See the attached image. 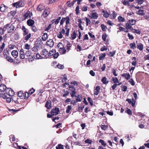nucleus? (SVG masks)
Segmentation results:
<instances>
[{
  "label": "nucleus",
  "mask_w": 149,
  "mask_h": 149,
  "mask_svg": "<svg viewBox=\"0 0 149 149\" xmlns=\"http://www.w3.org/2000/svg\"><path fill=\"white\" fill-rule=\"evenodd\" d=\"M53 55L54 59L56 58V50L55 49H52L48 52V56H51Z\"/></svg>",
  "instance_id": "11"
},
{
  "label": "nucleus",
  "mask_w": 149,
  "mask_h": 149,
  "mask_svg": "<svg viewBox=\"0 0 149 149\" xmlns=\"http://www.w3.org/2000/svg\"><path fill=\"white\" fill-rule=\"evenodd\" d=\"M89 17L91 19H96L98 17V15L97 13H91V16H89Z\"/></svg>",
  "instance_id": "13"
},
{
  "label": "nucleus",
  "mask_w": 149,
  "mask_h": 149,
  "mask_svg": "<svg viewBox=\"0 0 149 149\" xmlns=\"http://www.w3.org/2000/svg\"><path fill=\"white\" fill-rule=\"evenodd\" d=\"M130 46L131 49H134L136 48V44L134 42L131 43L130 44Z\"/></svg>",
  "instance_id": "36"
},
{
  "label": "nucleus",
  "mask_w": 149,
  "mask_h": 149,
  "mask_svg": "<svg viewBox=\"0 0 149 149\" xmlns=\"http://www.w3.org/2000/svg\"><path fill=\"white\" fill-rule=\"evenodd\" d=\"M117 15V14L115 12L113 11V13L111 14L110 16L111 17H112V18L113 19L115 18L116 17Z\"/></svg>",
  "instance_id": "55"
},
{
  "label": "nucleus",
  "mask_w": 149,
  "mask_h": 149,
  "mask_svg": "<svg viewBox=\"0 0 149 149\" xmlns=\"http://www.w3.org/2000/svg\"><path fill=\"white\" fill-rule=\"evenodd\" d=\"M57 47L58 48V51L61 54H65L66 52V50L64 47L63 45L61 42H59Z\"/></svg>",
  "instance_id": "5"
},
{
  "label": "nucleus",
  "mask_w": 149,
  "mask_h": 149,
  "mask_svg": "<svg viewBox=\"0 0 149 149\" xmlns=\"http://www.w3.org/2000/svg\"><path fill=\"white\" fill-rule=\"evenodd\" d=\"M100 127L102 130H105L108 128V125H101Z\"/></svg>",
  "instance_id": "43"
},
{
  "label": "nucleus",
  "mask_w": 149,
  "mask_h": 149,
  "mask_svg": "<svg viewBox=\"0 0 149 149\" xmlns=\"http://www.w3.org/2000/svg\"><path fill=\"white\" fill-rule=\"evenodd\" d=\"M136 47L140 51H142L143 49V45L141 43H137V41H136Z\"/></svg>",
  "instance_id": "14"
},
{
  "label": "nucleus",
  "mask_w": 149,
  "mask_h": 149,
  "mask_svg": "<svg viewBox=\"0 0 149 149\" xmlns=\"http://www.w3.org/2000/svg\"><path fill=\"white\" fill-rule=\"evenodd\" d=\"M100 26L102 30L103 31H106V29H107V27L104 24H101Z\"/></svg>",
  "instance_id": "41"
},
{
  "label": "nucleus",
  "mask_w": 149,
  "mask_h": 149,
  "mask_svg": "<svg viewBox=\"0 0 149 149\" xmlns=\"http://www.w3.org/2000/svg\"><path fill=\"white\" fill-rule=\"evenodd\" d=\"M34 21L33 20L29 19L27 21V25L29 26H32L34 24Z\"/></svg>",
  "instance_id": "21"
},
{
  "label": "nucleus",
  "mask_w": 149,
  "mask_h": 149,
  "mask_svg": "<svg viewBox=\"0 0 149 149\" xmlns=\"http://www.w3.org/2000/svg\"><path fill=\"white\" fill-rule=\"evenodd\" d=\"M100 87L99 86H97L94 90V95H97L99 93L100 90Z\"/></svg>",
  "instance_id": "17"
},
{
  "label": "nucleus",
  "mask_w": 149,
  "mask_h": 149,
  "mask_svg": "<svg viewBox=\"0 0 149 149\" xmlns=\"http://www.w3.org/2000/svg\"><path fill=\"white\" fill-rule=\"evenodd\" d=\"M102 13H104L103 16L105 18H108L109 16V13L107 11L103 10Z\"/></svg>",
  "instance_id": "29"
},
{
  "label": "nucleus",
  "mask_w": 149,
  "mask_h": 149,
  "mask_svg": "<svg viewBox=\"0 0 149 149\" xmlns=\"http://www.w3.org/2000/svg\"><path fill=\"white\" fill-rule=\"evenodd\" d=\"M9 96L8 97L7 96L6 98V102L8 103H10L12 101V99H13L12 98L10 97V96Z\"/></svg>",
  "instance_id": "54"
},
{
  "label": "nucleus",
  "mask_w": 149,
  "mask_h": 149,
  "mask_svg": "<svg viewBox=\"0 0 149 149\" xmlns=\"http://www.w3.org/2000/svg\"><path fill=\"white\" fill-rule=\"evenodd\" d=\"M84 142L86 143L91 144L92 143V141L89 139H87Z\"/></svg>",
  "instance_id": "58"
},
{
  "label": "nucleus",
  "mask_w": 149,
  "mask_h": 149,
  "mask_svg": "<svg viewBox=\"0 0 149 149\" xmlns=\"http://www.w3.org/2000/svg\"><path fill=\"white\" fill-rule=\"evenodd\" d=\"M25 53L23 49H21L19 52V56L21 59H24L25 58Z\"/></svg>",
  "instance_id": "19"
},
{
  "label": "nucleus",
  "mask_w": 149,
  "mask_h": 149,
  "mask_svg": "<svg viewBox=\"0 0 149 149\" xmlns=\"http://www.w3.org/2000/svg\"><path fill=\"white\" fill-rule=\"evenodd\" d=\"M121 88H122V91H126L127 89V87L125 86V85H123L121 86Z\"/></svg>",
  "instance_id": "51"
},
{
  "label": "nucleus",
  "mask_w": 149,
  "mask_h": 149,
  "mask_svg": "<svg viewBox=\"0 0 149 149\" xmlns=\"http://www.w3.org/2000/svg\"><path fill=\"white\" fill-rule=\"evenodd\" d=\"M75 97H77L76 100L77 102H81L82 100V97L79 95L78 96L76 95L75 96Z\"/></svg>",
  "instance_id": "44"
},
{
  "label": "nucleus",
  "mask_w": 149,
  "mask_h": 149,
  "mask_svg": "<svg viewBox=\"0 0 149 149\" xmlns=\"http://www.w3.org/2000/svg\"><path fill=\"white\" fill-rule=\"evenodd\" d=\"M36 57L38 59H41L42 58H43V56H41L38 53L36 54Z\"/></svg>",
  "instance_id": "63"
},
{
  "label": "nucleus",
  "mask_w": 149,
  "mask_h": 149,
  "mask_svg": "<svg viewBox=\"0 0 149 149\" xmlns=\"http://www.w3.org/2000/svg\"><path fill=\"white\" fill-rule=\"evenodd\" d=\"M8 8V7L5 6L4 4H2L1 5L0 7V11L2 12H4Z\"/></svg>",
  "instance_id": "24"
},
{
  "label": "nucleus",
  "mask_w": 149,
  "mask_h": 149,
  "mask_svg": "<svg viewBox=\"0 0 149 149\" xmlns=\"http://www.w3.org/2000/svg\"><path fill=\"white\" fill-rule=\"evenodd\" d=\"M80 7L82 11H86L87 10L88 6L84 5L83 4H81L80 5Z\"/></svg>",
  "instance_id": "20"
},
{
  "label": "nucleus",
  "mask_w": 149,
  "mask_h": 149,
  "mask_svg": "<svg viewBox=\"0 0 149 149\" xmlns=\"http://www.w3.org/2000/svg\"><path fill=\"white\" fill-rule=\"evenodd\" d=\"M56 67L60 69H63L64 68V66L63 65L58 64L56 65Z\"/></svg>",
  "instance_id": "46"
},
{
  "label": "nucleus",
  "mask_w": 149,
  "mask_h": 149,
  "mask_svg": "<svg viewBox=\"0 0 149 149\" xmlns=\"http://www.w3.org/2000/svg\"><path fill=\"white\" fill-rule=\"evenodd\" d=\"M50 9L49 8H46L44 10L42 14L43 16L45 17H47L50 13Z\"/></svg>",
  "instance_id": "10"
},
{
  "label": "nucleus",
  "mask_w": 149,
  "mask_h": 149,
  "mask_svg": "<svg viewBox=\"0 0 149 149\" xmlns=\"http://www.w3.org/2000/svg\"><path fill=\"white\" fill-rule=\"evenodd\" d=\"M128 22L130 25H133L135 24L136 21L134 19H131L129 20Z\"/></svg>",
  "instance_id": "33"
},
{
  "label": "nucleus",
  "mask_w": 149,
  "mask_h": 149,
  "mask_svg": "<svg viewBox=\"0 0 149 149\" xmlns=\"http://www.w3.org/2000/svg\"><path fill=\"white\" fill-rule=\"evenodd\" d=\"M70 93V92L68 91H65L64 90V94H63V96L64 97H65L67 95H68Z\"/></svg>",
  "instance_id": "49"
},
{
  "label": "nucleus",
  "mask_w": 149,
  "mask_h": 149,
  "mask_svg": "<svg viewBox=\"0 0 149 149\" xmlns=\"http://www.w3.org/2000/svg\"><path fill=\"white\" fill-rule=\"evenodd\" d=\"M8 95H8L7 94H6V93H0V97H2L4 99H6Z\"/></svg>",
  "instance_id": "37"
},
{
  "label": "nucleus",
  "mask_w": 149,
  "mask_h": 149,
  "mask_svg": "<svg viewBox=\"0 0 149 149\" xmlns=\"http://www.w3.org/2000/svg\"><path fill=\"white\" fill-rule=\"evenodd\" d=\"M137 13L139 15H144L145 13H144V10H139L137 11Z\"/></svg>",
  "instance_id": "40"
},
{
  "label": "nucleus",
  "mask_w": 149,
  "mask_h": 149,
  "mask_svg": "<svg viewBox=\"0 0 149 149\" xmlns=\"http://www.w3.org/2000/svg\"><path fill=\"white\" fill-rule=\"evenodd\" d=\"M4 28L7 29L8 33H11L14 31L15 27L14 24H9L5 25Z\"/></svg>",
  "instance_id": "3"
},
{
  "label": "nucleus",
  "mask_w": 149,
  "mask_h": 149,
  "mask_svg": "<svg viewBox=\"0 0 149 149\" xmlns=\"http://www.w3.org/2000/svg\"><path fill=\"white\" fill-rule=\"evenodd\" d=\"M42 55L43 56V58L47 57L48 56V52L46 49H44L42 50Z\"/></svg>",
  "instance_id": "16"
},
{
  "label": "nucleus",
  "mask_w": 149,
  "mask_h": 149,
  "mask_svg": "<svg viewBox=\"0 0 149 149\" xmlns=\"http://www.w3.org/2000/svg\"><path fill=\"white\" fill-rule=\"evenodd\" d=\"M14 38L15 40H18L19 38V33H16L15 34Z\"/></svg>",
  "instance_id": "56"
},
{
  "label": "nucleus",
  "mask_w": 149,
  "mask_h": 149,
  "mask_svg": "<svg viewBox=\"0 0 149 149\" xmlns=\"http://www.w3.org/2000/svg\"><path fill=\"white\" fill-rule=\"evenodd\" d=\"M112 79L113 82L115 83H117L118 82V80L116 77L112 78Z\"/></svg>",
  "instance_id": "60"
},
{
  "label": "nucleus",
  "mask_w": 149,
  "mask_h": 149,
  "mask_svg": "<svg viewBox=\"0 0 149 149\" xmlns=\"http://www.w3.org/2000/svg\"><path fill=\"white\" fill-rule=\"evenodd\" d=\"M123 4L124 5H129L130 4L128 1L124 0L122 2Z\"/></svg>",
  "instance_id": "59"
},
{
  "label": "nucleus",
  "mask_w": 149,
  "mask_h": 149,
  "mask_svg": "<svg viewBox=\"0 0 149 149\" xmlns=\"http://www.w3.org/2000/svg\"><path fill=\"white\" fill-rule=\"evenodd\" d=\"M22 29L23 31V38L25 40L28 41L31 36V34L29 33L27 29L24 26H22Z\"/></svg>",
  "instance_id": "2"
},
{
  "label": "nucleus",
  "mask_w": 149,
  "mask_h": 149,
  "mask_svg": "<svg viewBox=\"0 0 149 149\" xmlns=\"http://www.w3.org/2000/svg\"><path fill=\"white\" fill-rule=\"evenodd\" d=\"M118 19L119 21L120 22H123L125 21V19L121 16H118Z\"/></svg>",
  "instance_id": "42"
},
{
  "label": "nucleus",
  "mask_w": 149,
  "mask_h": 149,
  "mask_svg": "<svg viewBox=\"0 0 149 149\" xmlns=\"http://www.w3.org/2000/svg\"><path fill=\"white\" fill-rule=\"evenodd\" d=\"M6 60L9 62L10 63H12L13 62V59L11 58L9 56L7 55L6 57Z\"/></svg>",
  "instance_id": "39"
},
{
  "label": "nucleus",
  "mask_w": 149,
  "mask_h": 149,
  "mask_svg": "<svg viewBox=\"0 0 149 149\" xmlns=\"http://www.w3.org/2000/svg\"><path fill=\"white\" fill-rule=\"evenodd\" d=\"M125 112L130 115H132V111L129 109L127 108V109L125 111Z\"/></svg>",
  "instance_id": "50"
},
{
  "label": "nucleus",
  "mask_w": 149,
  "mask_h": 149,
  "mask_svg": "<svg viewBox=\"0 0 149 149\" xmlns=\"http://www.w3.org/2000/svg\"><path fill=\"white\" fill-rule=\"evenodd\" d=\"M132 100L131 99L128 98L126 100V101H127L129 104H131L132 106L133 107L135 106L136 101L133 98Z\"/></svg>",
  "instance_id": "12"
},
{
  "label": "nucleus",
  "mask_w": 149,
  "mask_h": 149,
  "mask_svg": "<svg viewBox=\"0 0 149 149\" xmlns=\"http://www.w3.org/2000/svg\"><path fill=\"white\" fill-rule=\"evenodd\" d=\"M126 26V28L127 30L130 29V30H133V29L132 27L128 23H126L125 24Z\"/></svg>",
  "instance_id": "34"
},
{
  "label": "nucleus",
  "mask_w": 149,
  "mask_h": 149,
  "mask_svg": "<svg viewBox=\"0 0 149 149\" xmlns=\"http://www.w3.org/2000/svg\"><path fill=\"white\" fill-rule=\"evenodd\" d=\"M32 15V13L30 11L28 10L24 14L23 16V17L24 19H26L29 18L31 17Z\"/></svg>",
  "instance_id": "9"
},
{
  "label": "nucleus",
  "mask_w": 149,
  "mask_h": 149,
  "mask_svg": "<svg viewBox=\"0 0 149 149\" xmlns=\"http://www.w3.org/2000/svg\"><path fill=\"white\" fill-rule=\"evenodd\" d=\"M105 53L101 54L99 55V59L100 60L104 59L106 56Z\"/></svg>",
  "instance_id": "30"
},
{
  "label": "nucleus",
  "mask_w": 149,
  "mask_h": 149,
  "mask_svg": "<svg viewBox=\"0 0 149 149\" xmlns=\"http://www.w3.org/2000/svg\"><path fill=\"white\" fill-rule=\"evenodd\" d=\"M47 33H44L42 38V40L43 41H45L47 38Z\"/></svg>",
  "instance_id": "35"
},
{
  "label": "nucleus",
  "mask_w": 149,
  "mask_h": 149,
  "mask_svg": "<svg viewBox=\"0 0 149 149\" xmlns=\"http://www.w3.org/2000/svg\"><path fill=\"white\" fill-rule=\"evenodd\" d=\"M101 81L104 84H107L109 82V81L107 80V78L106 77H104L102 78Z\"/></svg>",
  "instance_id": "31"
},
{
  "label": "nucleus",
  "mask_w": 149,
  "mask_h": 149,
  "mask_svg": "<svg viewBox=\"0 0 149 149\" xmlns=\"http://www.w3.org/2000/svg\"><path fill=\"white\" fill-rule=\"evenodd\" d=\"M35 90L33 88H32L29 91L28 93L30 94H32L35 92Z\"/></svg>",
  "instance_id": "64"
},
{
  "label": "nucleus",
  "mask_w": 149,
  "mask_h": 149,
  "mask_svg": "<svg viewBox=\"0 0 149 149\" xmlns=\"http://www.w3.org/2000/svg\"><path fill=\"white\" fill-rule=\"evenodd\" d=\"M99 142L101 143L104 146H105L106 145V143H105L104 140L102 139H100L99 141Z\"/></svg>",
  "instance_id": "57"
},
{
  "label": "nucleus",
  "mask_w": 149,
  "mask_h": 149,
  "mask_svg": "<svg viewBox=\"0 0 149 149\" xmlns=\"http://www.w3.org/2000/svg\"><path fill=\"white\" fill-rule=\"evenodd\" d=\"M11 54L14 57L16 58L18 56V52L17 51L13 50L11 52Z\"/></svg>",
  "instance_id": "26"
},
{
  "label": "nucleus",
  "mask_w": 149,
  "mask_h": 149,
  "mask_svg": "<svg viewBox=\"0 0 149 149\" xmlns=\"http://www.w3.org/2000/svg\"><path fill=\"white\" fill-rule=\"evenodd\" d=\"M107 37V35L105 33H104L102 36V38L104 41H106V38Z\"/></svg>",
  "instance_id": "48"
},
{
  "label": "nucleus",
  "mask_w": 149,
  "mask_h": 149,
  "mask_svg": "<svg viewBox=\"0 0 149 149\" xmlns=\"http://www.w3.org/2000/svg\"><path fill=\"white\" fill-rule=\"evenodd\" d=\"M69 19V22L70 21L68 16H67L66 17H63L62 19L61 20L60 24L61 25H62L63 24L64 22L65 21V22L67 21V19Z\"/></svg>",
  "instance_id": "23"
},
{
  "label": "nucleus",
  "mask_w": 149,
  "mask_h": 149,
  "mask_svg": "<svg viewBox=\"0 0 149 149\" xmlns=\"http://www.w3.org/2000/svg\"><path fill=\"white\" fill-rule=\"evenodd\" d=\"M72 109L71 106L70 105L68 106L66 108V113H69Z\"/></svg>",
  "instance_id": "47"
},
{
  "label": "nucleus",
  "mask_w": 149,
  "mask_h": 149,
  "mask_svg": "<svg viewBox=\"0 0 149 149\" xmlns=\"http://www.w3.org/2000/svg\"><path fill=\"white\" fill-rule=\"evenodd\" d=\"M116 51H114L112 52H110L108 54V55L110 57H113L115 54Z\"/></svg>",
  "instance_id": "52"
},
{
  "label": "nucleus",
  "mask_w": 149,
  "mask_h": 149,
  "mask_svg": "<svg viewBox=\"0 0 149 149\" xmlns=\"http://www.w3.org/2000/svg\"><path fill=\"white\" fill-rule=\"evenodd\" d=\"M71 85H74L77 86H78V83L77 81H72V82L70 83Z\"/></svg>",
  "instance_id": "61"
},
{
  "label": "nucleus",
  "mask_w": 149,
  "mask_h": 149,
  "mask_svg": "<svg viewBox=\"0 0 149 149\" xmlns=\"http://www.w3.org/2000/svg\"><path fill=\"white\" fill-rule=\"evenodd\" d=\"M121 76L124 77L127 80H129L131 77L130 74L128 72L123 73L121 75Z\"/></svg>",
  "instance_id": "15"
},
{
  "label": "nucleus",
  "mask_w": 149,
  "mask_h": 149,
  "mask_svg": "<svg viewBox=\"0 0 149 149\" xmlns=\"http://www.w3.org/2000/svg\"><path fill=\"white\" fill-rule=\"evenodd\" d=\"M87 100L90 103V104L91 106H92L93 105V100L91 99V98L90 97H88L87 98Z\"/></svg>",
  "instance_id": "53"
},
{
  "label": "nucleus",
  "mask_w": 149,
  "mask_h": 149,
  "mask_svg": "<svg viewBox=\"0 0 149 149\" xmlns=\"http://www.w3.org/2000/svg\"><path fill=\"white\" fill-rule=\"evenodd\" d=\"M17 95L21 99H22L23 98L24 94L23 91H20L17 93Z\"/></svg>",
  "instance_id": "32"
},
{
  "label": "nucleus",
  "mask_w": 149,
  "mask_h": 149,
  "mask_svg": "<svg viewBox=\"0 0 149 149\" xmlns=\"http://www.w3.org/2000/svg\"><path fill=\"white\" fill-rule=\"evenodd\" d=\"M46 44L50 47H52L54 45V42L53 40L52 39L48 40L47 41Z\"/></svg>",
  "instance_id": "22"
},
{
  "label": "nucleus",
  "mask_w": 149,
  "mask_h": 149,
  "mask_svg": "<svg viewBox=\"0 0 149 149\" xmlns=\"http://www.w3.org/2000/svg\"><path fill=\"white\" fill-rule=\"evenodd\" d=\"M84 19L86 20V25L87 26H88L89 24H90L91 23V22L90 20L88 18H87L86 17H85Z\"/></svg>",
  "instance_id": "38"
},
{
  "label": "nucleus",
  "mask_w": 149,
  "mask_h": 149,
  "mask_svg": "<svg viewBox=\"0 0 149 149\" xmlns=\"http://www.w3.org/2000/svg\"><path fill=\"white\" fill-rule=\"evenodd\" d=\"M26 4V2L24 0H20L17 2L14 3L12 4V6L13 7H15L16 8L24 6Z\"/></svg>",
  "instance_id": "4"
},
{
  "label": "nucleus",
  "mask_w": 149,
  "mask_h": 149,
  "mask_svg": "<svg viewBox=\"0 0 149 149\" xmlns=\"http://www.w3.org/2000/svg\"><path fill=\"white\" fill-rule=\"evenodd\" d=\"M69 90L70 91V95L72 97H74L76 93V89L72 85H69L68 86Z\"/></svg>",
  "instance_id": "6"
},
{
  "label": "nucleus",
  "mask_w": 149,
  "mask_h": 149,
  "mask_svg": "<svg viewBox=\"0 0 149 149\" xmlns=\"http://www.w3.org/2000/svg\"><path fill=\"white\" fill-rule=\"evenodd\" d=\"M77 34L75 31H74L72 34H71L70 39L71 40H74L75 39L77 36Z\"/></svg>",
  "instance_id": "25"
},
{
  "label": "nucleus",
  "mask_w": 149,
  "mask_h": 149,
  "mask_svg": "<svg viewBox=\"0 0 149 149\" xmlns=\"http://www.w3.org/2000/svg\"><path fill=\"white\" fill-rule=\"evenodd\" d=\"M31 54V52L29 51H26V52L25 53V55H26L27 56L29 57V56Z\"/></svg>",
  "instance_id": "62"
},
{
  "label": "nucleus",
  "mask_w": 149,
  "mask_h": 149,
  "mask_svg": "<svg viewBox=\"0 0 149 149\" xmlns=\"http://www.w3.org/2000/svg\"><path fill=\"white\" fill-rule=\"evenodd\" d=\"M56 149H64L63 146L61 144H59L56 146Z\"/></svg>",
  "instance_id": "45"
},
{
  "label": "nucleus",
  "mask_w": 149,
  "mask_h": 149,
  "mask_svg": "<svg viewBox=\"0 0 149 149\" xmlns=\"http://www.w3.org/2000/svg\"><path fill=\"white\" fill-rule=\"evenodd\" d=\"M68 19L65 22L66 25L65 26V29L66 30L65 33V36L67 37L69 36L70 29L68 28V25L70 24V22H69V19Z\"/></svg>",
  "instance_id": "7"
},
{
  "label": "nucleus",
  "mask_w": 149,
  "mask_h": 149,
  "mask_svg": "<svg viewBox=\"0 0 149 149\" xmlns=\"http://www.w3.org/2000/svg\"><path fill=\"white\" fill-rule=\"evenodd\" d=\"M6 91V94L8 95V96H13L14 92L13 90L11 88H7L6 86L3 84H2L0 85V92H3Z\"/></svg>",
  "instance_id": "1"
},
{
  "label": "nucleus",
  "mask_w": 149,
  "mask_h": 149,
  "mask_svg": "<svg viewBox=\"0 0 149 149\" xmlns=\"http://www.w3.org/2000/svg\"><path fill=\"white\" fill-rule=\"evenodd\" d=\"M50 114H48L47 116L48 118H53L54 115H56V107L53 108L50 112Z\"/></svg>",
  "instance_id": "8"
},
{
  "label": "nucleus",
  "mask_w": 149,
  "mask_h": 149,
  "mask_svg": "<svg viewBox=\"0 0 149 149\" xmlns=\"http://www.w3.org/2000/svg\"><path fill=\"white\" fill-rule=\"evenodd\" d=\"M44 8L43 4H40L37 8V10L38 11H41L44 9Z\"/></svg>",
  "instance_id": "27"
},
{
  "label": "nucleus",
  "mask_w": 149,
  "mask_h": 149,
  "mask_svg": "<svg viewBox=\"0 0 149 149\" xmlns=\"http://www.w3.org/2000/svg\"><path fill=\"white\" fill-rule=\"evenodd\" d=\"M51 101L50 100L47 101L45 104V107L47 109H49L51 108L52 107L51 106Z\"/></svg>",
  "instance_id": "18"
},
{
  "label": "nucleus",
  "mask_w": 149,
  "mask_h": 149,
  "mask_svg": "<svg viewBox=\"0 0 149 149\" xmlns=\"http://www.w3.org/2000/svg\"><path fill=\"white\" fill-rule=\"evenodd\" d=\"M132 60L134 61L132 62V64L133 65L136 66L137 64L136 58V57H133L132 59Z\"/></svg>",
  "instance_id": "28"
}]
</instances>
